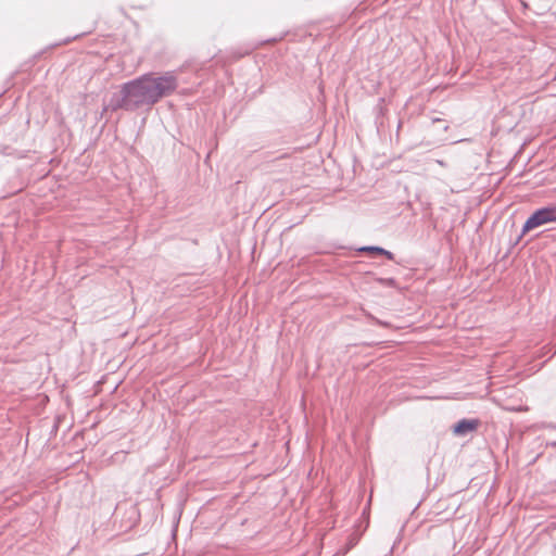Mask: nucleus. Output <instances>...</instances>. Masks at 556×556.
Returning a JSON list of instances; mask_svg holds the SVG:
<instances>
[{
    "label": "nucleus",
    "mask_w": 556,
    "mask_h": 556,
    "mask_svg": "<svg viewBox=\"0 0 556 556\" xmlns=\"http://www.w3.org/2000/svg\"><path fill=\"white\" fill-rule=\"evenodd\" d=\"M153 104H155V101L152 94L149 75H143L124 84L122 89L112 96L105 110L117 111L125 109L132 111L142 105Z\"/></svg>",
    "instance_id": "nucleus-1"
},
{
    "label": "nucleus",
    "mask_w": 556,
    "mask_h": 556,
    "mask_svg": "<svg viewBox=\"0 0 556 556\" xmlns=\"http://www.w3.org/2000/svg\"><path fill=\"white\" fill-rule=\"evenodd\" d=\"M148 75L155 103L160 99L172 94L178 86L177 78L173 73H165L161 76Z\"/></svg>",
    "instance_id": "nucleus-2"
},
{
    "label": "nucleus",
    "mask_w": 556,
    "mask_h": 556,
    "mask_svg": "<svg viewBox=\"0 0 556 556\" xmlns=\"http://www.w3.org/2000/svg\"><path fill=\"white\" fill-rule=\"evenodd\" d=\"M548 223H556V205L545 206L536 210L525 223L522 233Z\"/></svg>",
    "instance_id": "nucleus-3"
},
{
    "label": "nucleus",
    "mask_w": 556,
    "mask_h": 556,
    "mask_svg": "<svg viewBox=\"0 0 556 556\" xmlns=\"http://www.w3.org/2000/svg\"><path fill=\"white\" fill-rule=\"evenodd\" d=\"M480 425L478 419H462L453 427V432L457 437H466L475 432Z\"/></svg>",
    "instance_id": "nucleus-4"
},
{
    "label": "nucleus",
    "mask_w": 556,
    "mask_h": 556,
    "mask_svg": "<svg viewBox=\"0 0 556 556\" xmlns=\"http://www.w3.org/2000/svg\"><path fill=\"white\" fill-rule=\"evenodd\" d=\"M359 251L386 255L389 260H393V254L390 251H387L379 247H364V248L359 249Z\"/></svg>",
    "instance_id": "nucleus-5"
},
{
    "label": "nucleus",
    "mask_w": 556,
    "mask_h": 556,
    "mask_svg": "<svg viewBox=\"0 0 556 556\" xmlns=\"http://www.w3.org/2000/svg\"><path fill=\"white\" fill-rule=\"evenodd\" d=\"M437 163H438L439 165H441V166H445V163H444L443 161H441V160H438V161H437Z\"/></svg>",
    "instance_id": "nucleus-6"
}]
</instances>
